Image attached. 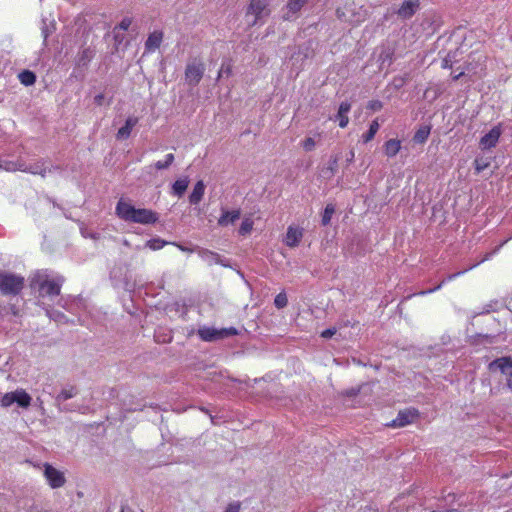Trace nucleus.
Masks as SVG:
<instances>
[{"instance_id": "1", "label": "nucleus", "mask_w": 512, "mask_h": 512, "mask_svg": "<svg viewBox=\"0 0 512 512\" xmlns=\"http://www.w3.org/2000/svg\"><path fill=\"white\" fill-rule=\"evenodd\" d=\"M63 281V277L59 275L48 270H39L32 275L30 285L42 297L57 296L60 294Z\"/></svg>"}, {"instance_id": "2", "label": "nucleus", "mask_w": 512, "mask_h": 512, "mask_svg": "<svg viewBox=\"0 0 512 512\" xmlns=\"http://www.w3.org/2000/svg\"><path fill=\"white\" fill-rule=\"evenodd\" d=\"M116 214L126 222L143 225L153 224L158 220V214L156 212L146 208H135L124 200H120L117 203Z\"/></svg>"}, {"instance_id": "3", "label": "nucleus", "mask_w": 512, "mask_h": 512, "mask_svg": "<svg viewBox=\"0 0 512 512\" xmlns=\"http://www.w3.org/2000/svg\"><path fill=\"white\" fill-rule=\"evenodd\" d=\"M31 402L32 397L30 394L27 393L24 389L18 388L14 391L3 394L0 399V406L2 408H9L13 404H17L18 407L27 409L30 407Z\"/></svg>"}, {"instance_id": "4", "label": "nucleus", "mask_w": 512, "mask_h": 512, "mask_svg": "<svg viewBox=\"0 0 512 512\" xmlns=\"http://www.w3.org/2000/svg\"><path fill=\"white\" fill-rule=\"evenodd\" d=\"M269 15L267 0H251L246 17L250 25H256L264 17Z\"/></svg>"}, {"instance_id": "5", "label": "nucleus", "mask_w": 512, "mask_h": 512, "mask_svg": "<svg viewBox=\"0 0 512 512\" xmlns=\"http://www.w3.org/2000/svg\"><path fill=\"white\" fill-rule=\"evenodd\" d=\"M23 285V277L0 272V291L3 294H18L22 290Z\"/></svg>"}, {"instance_id": "6", "label": "nucleus", "mask_w": 512, "mask_h": 512, "mask_svg": "<svg viewBox=\"0 0 512 512\" xmlns=\"http://www.w3.org/2000/svg\"><path fill=\"white\" fill-rule=\"evenodd\" d=\"M491 372L499 371L506 382L507 387L512 391V359L499 358L489 364Z\"/></svg>"}, {"instance_id": "7", "label": "nucleus", "mask_w": 512, "mask_h": 512, "mask_svg": "<svg viewBox=\"0 0 512 512\" xmlns=\"http://www.w3.org/2000/svg\"><path fill=\"white\" fill-rule=\"evenodd\" d=\"M198 334L200 338L204 341H215L219 339H223L229 336H233L237 334V330L233 327L223 328V329H215L211 327H202L198 330Z\"/></svg>"}, {"instance_id": "8", "label": "nucleus", "mask_w": 512, "mask_h": 512, "mask_svg": "<svg viewBox=\"0 0 512 512\" xmlns=\"http://www.w3.org/2000/svg\"><path fill=\"white\" fill-rule=\"evenodd\" d=\"M43 468H44V471H43L44 477H45L48 485L52 489H57V488L64 486V484L66 482L64 472L56 469L55 467H53L52 465H50L48 463H44Z\"/></svg>"}, {"instance_id": "9", "label": "nucleus", "mask_w": 512, "mask_h": 512, "mask_svg": "<svg viewBox=\"0 0 512 512\" xmlns=\"http://www.w3.org/2000/svg\"><path fill=\"white\" fill-rule=\"evenodd\" d=\"M204 64L200 61H193L189 63L185 70V79L190 85H197L203 74H204Z\"/></svg>"}, {"instance_id": "10", "label": "nucleus", "mask_w": 512, "mask_h": 512, "mask_svg": "<svg viewBox=\"0 0 512 512\" xmlns=\"http://www.w3.org/2000/svg\"><path fill=\"white\" fill-rule=\"evenodd\" d=\"M502 134V129L500 125L494 126L490 131L484 134L480 141L479 146L481 149L486 150L496 146L499 141V138Z\"/></svg>"}, {"instance_id": "11", "label": "nucleus", "mask_w": 512, "mask_h": 512, "mask_svg": "<svg viewBox=\"0 0 512 512\" xmlns=\"http://www.w3.org/2000/svg\"><path fill=\"white\" fill-rule=\"evenodd\" d=\"M418 417V411L410 408L400 411L397 417L389 424L391 427H404L411 424Z\"/></svg>"}, {"instance_id": "12", "label": "nucleus", "mask_w": 512, "mask_h": 512, "mask_svg": "<svg viewBox=\"0 0 512 512\" xmlns=\"http://www.w3.org/2000/svg\"><path fill=\"white\" fill-rule=\"evenodd\" d=\"M303 238V229L297 226H289L283 242L286 246L294 248L299 245Z\"/></svg>"}, {"instance_id": "13", "label": "nucleus", "mask_w": 512, "mask_h": 512, "mask_svg": "<svg viewBox=\"0 0 512 512\" xmlns=\"http://www.w3.org/2000/svg\"><path fill=\"white\" fill-rule=\"evenodd\" d=\"M419 8V0H405L398 9V15L402 18H410Z\"/></svg>"}, {"instance_id": "14", "label": "nucleus", "mask_w": 512, "mask_h": 512, "mask_svg": "<svg viewBox=\"0 0 512 512\" xmlns=\"http://www.w3.org/2000/svg\"><path fill=\"white\" fill-rule=\"evenodd\" d=\"M163 40V33L161 31H153L149 34L145 42V50L147 52H154L158 49Z\"/></svg>"}, {"instance_id": "15", "label": "nucleus", "mask_w": 512, "mask_h": 512, "mask_svg": "<svg viewBox=\"0 0 512 512\" xmlns=\"http://www.w3.org/2000/svg\"><path fill=\"white\" fill-rule=\"evenodd\" d=\"M139 119L137 117H134V116H131V117H128L126 119V122H125V125L122 126L118 132H117V139H127L130 134H131V131L132 129L136 126V124L138 123Z\"/></svg>"}, {"instance_id": "16", "label": "nucleus", "mask_w": 512, "mask_h": 512, "mask_svg": "<svg viewBox=\"0 0 512 512\" xmlns=\"http://www.w3.org/2000/svg\"><path fill=\"white\" fill-rule=\"evenodd\" d=\"M351 109V104L349 102H342L339 106L338 114L336 116L339 121V126L341 128H345L348 125L349 118L348 113Z\"/></svg>"}, {"instance_id": "17", "label": "nucleus", "mask_w": 512, "mask_h": 512, "mask_svg": "<svg viewBox=\"0 0 512 512\" xmlns=\"http://www.w3.org/2000/svg\"><path fill=\"white\" fill-rule=\"evenodd\" d=\"M204 192H205V184L202 180H200L194 185V188L189 196L190 203L198 204L202 200V198L204 196Z\"/></svg>"}, {"instance_id": "18", "label": "nucleus", "mask_w": 512, "mask_h": 512, "mask_svg": "<svg viewBox=\"0 0 512 512\" xmlns=\"http://www.w3.org/2000/svg\"><path fill=\"white\" fill-rule=\"evenodd\" d=\"M240 218V210L224 211L218 220L220 226H227Z\"/></svg>"}, {"instance_id": "19", "label": "nucleus", "mask_w": 512, "mask_h": 512, "mask_svg": "<svg viewBox=\"0 0 512 512\" xmlns=\"http://www.w3.org/2000/svg\"><path fill=\"white\" fill-rule=\"evenodd\" d=\"M401 149V141L397 139H390L384 144V152L388 157H394Z\"/></svg>"}, {"instance_id": "20", "label": "nucleus", "mask_w": 512, "mask_h": 512, "mask_svg": "<svg viewBox=\"0 0 512 512\" xmlns=\"http://www.w3.org/2000/svg\"><path fill=\"white\" fill-rule=\"evenodd\" d=\"M491 255H492V254H488V255H486L482 260H480V261H479L478 263H476L475 265L470 266L468 269H465V270H463V271H460V272H457V273H455V274H451V275H449L447 278L443 279V280H442V282H441V283H440L436 288H434V289H430V290H428V291H423V292H421V294L431 293V292H434V291H436V290L440 289V288H441V286H442L444 283H446L447 281H451V280L455 279L457 276H460V275L464 274L466 271H468V270L472 269L473 267L477 266L479 263H482V262H484L485 260H488V259L490 258V256H491Z\"/></svg>"}, {"instance_id": "21", "label": "nucleus", "mask_w": 512, "mask_h": 512, "mask_svg": "<svg viewBox=\"0 0 512 512\" xmlns=\"http://www.w3.org/2000/svg\"><path fill=\"white\" fill-rule=\"evenodd\" d=\"M189 185V179L187 177L176 180L172 185V193L178 197H181L187 190Z\"/></svg>"}, {"instance_id": "22", "label": "nucleus", "mask_w": 512, "mask_h": 512, "mask_svg": "<svg viewBox=\"0 0 512 512\" xmlns=\"http://www.w3.org/2000/svg\"><path fill=\"white\" fill-rule=\"evenodd\" d=\"M305 0H289L287 3L286 19L293 17L303 6Z\"/></svg>"}, {"instance_id": "23", "label": "nucleus", "mask_w": 512, "mask_h": 512, "mask_svg": "<svg viewBox=\"0 0 512 512\" xmlns=\"http://www.w3.org/2000/svg\"><path fill=\"white\" fill-rule=\"evenodd\" d=\"M379 123L377 120L371 122L369 130L362 135L363 142L367 143L371 141L379 130Z\"/></svg>"}, {"instance_id": "24", "label": "nucleus", "mask_w": 512, "mask_h": 512, "mask_svg": "<svg viewBox=\"0 0 512 512\" xmlns=\"http://www.w3.org/2000/svg\"><path fill=\"white\" fill-rule=\"evenodd\" d=\"M22 171L30 172L32 174H40L43 177L47 175V173L50 172V169L43 168V164H34L30 166H26L23 168H20Z\"/></svg>"}, {"instance_id": "25", "label": "nucleus", "mask_w": 512, "mask_h": 512, "mask_svg": "<svg viewBox=\"0 0 512 512\" xmlns=\"http://www.w3.org/2000/svg\"><path fill=\"white\" fill-rule=\"evenodd\" d=\"M19 80L22 84L29 86L35 83L36 77L30 71H23L19 74Z\"/></svg>"}, {"instance_id": "26", "label": "nucleus", "mask_w": 512, "mask_h": 512, "mask_svg": "<svg viewBox=\"0 0 512 512\" xmlns=\"http://www.w3.org/2000/svg\"><path fill=\"white\" fill-rule=\"evenodd\" d=\"M430 134L429 127H421L418 129L414 135V140L417 143H423L427 140L428 136Z\"/></svg>"}, {"instance_id": "27", "label": "nucleus", "mask_w": 512, "mask_h": 512, "mask_svg": "<svg viewBox=\"0 0 512 512\" xmlns=\"http://www.w3.org/2000/svg\"><path fill=\"white\" fill-rule=\"evenodd\" d=\"M335 212V208L332 204H328L325 209H324V213L322 215V224L324 226L328 225L331 221V218L333 216Z\"/></svg>"}, {"instance_id": "28", "label": "nucleus", "mask_w": 512, "mask_h": 512, "mask_svg": "<svg viewBox=\"0 0 512 512\" xmlns=\"http://www.w3.org/2000/svg\"><path fill=\"white\" fill-rule=\"evenodd\" d=\"M253 220L250 218H245L239 228V234L246 235L249 234L253 229Z\"/></svg>"}, {"instance_id": "29", "label": "nucleus", "mask_w": 512, "mask_h": 512, "mask_svg": "<svg viewBox=\"0 0 512 512\" xmlns=\"http://www.w3.org/2000/svg\"><path fill=\"white\" fill-rule=\"evenodd\" d=\"M474 165L476 172L480 173L490 165V161L484 157H477L474 161Z\"/></svg>"}, {"instance_id": "30", "label": "nucleus", "mask_w": 512, "mask_h": 512, "mask_svg": "<svg viewBox=\"0 0 512 512\" xmlns=\"http://www.w3.org/2000/svg\"><path fill=\"white\" fill-rule=\"evenodd\" d=\"M76 395V389L73 387L63 389L57 396V400L65 401L73 398Z\"/></svg>"}, {"instance_id": "31", "label": "nucleus", "mask_w": 512, "mask_h": 512, "mask_svg": "<svg viewBox=\"0 0 512 512\" xmlns=\"http://www.w3.org/2000/svg\"><path fill=\"white\" fill-rule=\"evenodd\" d=\"M166 242L159 239H151L146 242V246L149 247L151 250H159L162 249L165 246Z\"/></svg>"}, {"instance_id": "32", "label": "nucleus", "mask_w": 512, "mask_h": 512, "mask_svg": "<svg viewBox=\"0 0 512 512\" xmlns=\"http://www.w3.org/2000/svg\"><path fill=\"white\" fill-rule=\"evenodd\" d=\"M287 303L288 299L284 292L279 293L274 299V304L279 309L284 308L287 305Z\"/></svg>"}, {"instance_id": "33", "label": "nucleus", "mask_w": 512, "mask_h": 512, "mask_svg": "<svg viewBox=\"0 0 512 512\" xmlns=\"http://www.w3.org/2000/svg\"><path fill=\"white\" fill-rule=\"evenodd\" d=\"M337 17L343 21H347V22H350V23H357L360 21V19H353L351 17H349L346 13V11L342 8H338L337 9Z\"/></svg>"}, {"instance_id": "34", "label": "nucleus", "mask_w": 512, "mask_h": 512, "mask_svg": "<svg viewBox=\"0 0 512 512\" xmlns=\"http://www.w3.org/2000/svg\"><path fill=\"white\" fill-rule=\"evenodd\" d=\"M455 57L456 55L455 54H451L449 53L442 61V68L444 69H447V68H452L453 66V63L455 62Z\"/></svg>"}, {"instance_id": "35", "label": "nucleus", "mask_w": 512, "mask_h": 512, "mask_svg": "<svg viewBox=\"0 0 512 512\" xmlns=\"http://www.w3.org/2000/svg\"><path fill=\"white\" fill-rule=\"evenodd\" d=\"M302 146L305 151H312L316 146V142L313 138L308 137L303 141Z\"/></svg>"}, {"instance_id": "36", "label": "nucleus", "mask_w": 512, "mask_h": 512, "mask_svg": "<svg viewBox=\"0 0 512 512\" xmlns=\"http://www.w3.org/2000/svg\"><path fill=\"white\" fill-rule=\"evenodd\" d=\"M131 23L132 19L129 17H125L121 20V22L118 24L116 28L126 31L130 27Z\"/></svg>"}, {"instance_id": "37", "label": "nucleus", "mask_w": 512, "mask_h": 512, "mask_svg": "<svg viewBox=\"0 0 512 512\" xmlns=\"http://www.w3.org/2000/svg\"><path fill=\"white\" fill-rule=\"evenodd\" d=\"M153 168L157 170L167 169L168 165L164 161H157L153 165H149L146 167L148 171L152 170Z\"/></svg>"}, {"instance_id": "38", "label": "nucleus", "mask_w": 512, "mask_h": 512, "mask_svg": "<svg viewBox=\"0 0 512 512\" xmlns=\"http://www.w3.org/2000/svg\"><path fill=\"white\" fill-rule=\"evenodd\" d=\"M382 102L379 100H373L368 104V108L373 111H379L382 108Z\"/></svg>"}, {"instance_id": "39", "label": "nucleus", "mask_w": 512, "mask_h": 512, "mask_svg": "<svg viewBox=\"0 0 512 512\" xmlns=\"http://www.w3.org/2000/svg\"><path fill=\"white\" fill-rule=\"evenodd\" d=\"M231 74L230 65L225 66L224 64L221 66L218 77H222L223 75L229 76Z\"/></svg>"}, {"instance_id": "40", "label": "nucleus", "mask_w": 512, "mask_h": 512, "mask_svg": "<svg viewBox=\"0 0 512 512\" xmlns=\"http://www.w3.org/2000/svg\"><path fill=\"white\" fill-rule=\"evenodd\" d=\"M336 333V329L335 328H329V329H326L324 330L322 333H321V336L323 338H330L332 337L333 335H335Z\"/></svg>"}, {"instance_id": "41", "label": "nucleus", "mask_w": 512, "mask_h": 512, "mask_svg": "<svg viewBox=\"0 0 512 512\" xmlns=\"http://www.w3.org/2000/svg\"><path fill=\"white\" fill-rule=\"evenodd\" d=\"M240 505L238 503L229 504L225 512H239Z\"/></svg>"}, {"instance_id": "42", "label": "nucleus", "mask_w": 512, "mask_h": 512, "mask_svg": "<svg viewBox=\"0 0 512 512\" xmlns=\"http://www.w3.org/2000/svg\"><path fill=\"white\" fill-rule=\"evenodd\" d=\"M175 157H174V154L172 153H169L165 156V159L163 160L167 165L168 167L173 163Z\"/></svg>"}, {"instance_id": "43", "label": "nucleus", "mask_w": 512, "mask_h": 512, "mask_svg": "<svg viewBox=\"0 0 512 512\" xmlns=\"http://www.w3.org/2000/svg\"><path fill=\"white\" fill-rule=\"evenodd\" d=\"M103 100H104V95L103 94H98L94 97V102L97 104V105H102L103 104Z\"/></svg>"}, {"instance_id": "44", "label": "nucleus", "mask_w": 512, "mask_h": 512, "mask_svg": "<svg viewBox=\"0 0 512 512\" xmlns=\"http://www.w3.org/2000/svg\"><path fill=\"white\" fill-rule=\"evenodd\" d=\"M207 256L208 258H211V259H216L218 256L212 252H209V251H205L203 252V256Z\"/></svg>"}, {"instance_id": "45", "label": "nucleus", "mask_w": 512, "mask_h": 512, "mask_svg": "<svg viewBox=\"0 0 512 512\" xmlns=\"http://www.w3.org/2000/svg\"><path fill=\"white\" fill-rule=\"evenodd\" d=\"M42 35H43V38H44V41L47 39L48 35H49V30L47 27H44L42 28Z\"/></svg>"}, {"instance_id": "46", "label": "nucleus", "mask_w": 512, "mask_h": 512, "mask_svg": "<svg viewBox=\"0 0 512 512\" xmlns=\"http://www.w3.org/2000/svg\"><path fill=\"white\" fill-rule=\"evenodd\" d=\"M465 74V72L462 70L458 74L453 75V80H458L460 77H462Z\"/></svg>"}, {"instance_id": "47", "label": "nucleus", "mask_w": 512, "mask_h": 512, "mask_svg": "<svg viewBox=\"0 0 512 512\" xmlns=\"http://www.w3.org/2000/svg\"><path fill=\"white\" fill-rule=\"evenodd\" d=\"M121 512H133V511L131 509H129V508H123L121 510Z\"/></svg>"}, {"instance_id": "48", "label": "nucleus", "mask_w": 512, "mask_h": 512, "mask_svg": "<svg viewBox=\"0 0 512 512\" xmlns=\"http://www.w3.org/2000/svg\"><path fill=\"white\" fill-rule=\"evenodd\" d=\"M81 233H82V235H83L84 237H86V236H87L84 230H81Z\"/></svg>"}, {"instance_id": "49", "label": "nucleus", "mask_w": 512, "mask_h": 512, "mask_svg": "<svg viewBox=\"0 0 512 512\" xmlns=\"http://www.w3.org/2000/svg\"><path fill=\"white\" fill-rule=\"evenodd\" d=\"M353 156H354V153L352 152V153H351V156H349V159H352V158H353Z\"/></svg>"}, {"instance_id": "50", "label": "nucleus", "mask_w": 512, "mask_h": 512, "mask_svg": "<svg viewBox=\"0 0 512 512\" xmlns=\"http://www.w3.org/2000/svg\"><path fill=\"white\" fill-rule=\"evenodd\" d=\"M353 156H354V153L352 152V153H351V156H349V159H352V158H353Z\"/></svg>"}]
</instances>
